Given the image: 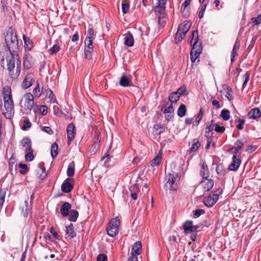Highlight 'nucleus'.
<instances>
[{
	"label": "nucleus",
	"mask_w": 261,
	"mask_h": 261,
	"mask_svg": "<svg viewBox=\"0 0 261 261\" xmlns=\"http://www.w3.org/2000/svg\"><path fill=\"white\" fill-rule=\"evenodd\" d=\"M2 93L5 107L3 114L6 118L10 119L14 114V105L11 88L8 86L4 87Z\"/></svg>",
	"instance_id": "f257e3e1"
},
{
	"label": "nucleus",
	"mask_w": 261,
	"mask_h": 261,
	"mask_svg": "<svg viewBox=\"0 0 261 261\" xmlns=\"http://www.w3.org/2000/svg\"><path fill=\"white\" fill-rule=\"evenodd\" d=\"M7 69L9 71L10 76L12 79H17L20 73L21 68L20 61L19 60L17 55H13L12 54L7 57Z\"/></svg>",
	"instance_id": "f03ea898"
},
{
	"label": "nucleus",
	"mask_w": 261,
	"mask_h": 261,
	"mask_svg": "<svg viewBox=\"0 0 261 261\" xmlns=\"http://www.w3.org/2000/svg\"><path fill=\"white\" fill-rule=\"evenodd\" d=\"M198 33L197 31H193L191 36L190 37L191 45L192 46L190 53L191 62L194 63L197 60V62L199 61V56L202 51L201 43L198 40Z\"/></svg>",
	"instance_id": "7ed1b4c3"
},
{
	"label": "nucleus",
	"mask_w": 261,
	"mask_h": 261,
	"mask_svg": "<svg viewBox=\"0 0 261 261\" xmlns=\"http://www.w3.org/2000/svg\"><path fill=\"white\" fill-rule=\"evenodd\" d=\"M6 43L10 51H15L18 47V41L15 31L10 28L7 32L5 37Z\"/></svg>",
	"instance_id": "20e7f679"
},
{
	"label": "nucleus",
	"mask_w": 261,
	"mask_h": 261,
	"mask_svg": "<svg viewBox=\"0 0 261 261\" xmlns=\"http://www.w3.org/2000/svg\"><path fill=\"white\" fill-rule=\"evenodd\" d=\"M34 105V101L32 94L28 93L24 94L20 101V106L23 109V113H30Z\"/></svg>",
	"instance_id": "39448f33"
},
{
	"label": "nucleus",
	"mask_w": 261,
	"mask_h": 261,
	"mask_svg": "<svg viewBox=\"0 0 261 261\" xmlns=\"http://www.w3.org/2000/svg\"><path fill=\"white\" fill-rule=\"evenodd\" d=\"M120 220L117 217L112 219L109 223L107 228L108 234L112 237H115L118 233Z\"/></svg>",
	"instance_id": "423d86ee"
},
{
	"label": "nucleus",
	"mask_w": 261,
	"mask_h": 261,
	"mask_svg": "<svg viewBox=\"0 0 261 261\" xmlns=\"http://www.w3.org/2000/svg\"><path fill=\"white\" fill-rule=\"evenodd\" d=\"M222 190L218 188L214 193L210 194L209 196L203 199L204 204L207 207H211L218 200L219 196L222 194Z\"/></svg>",
	"instance_id": "0eeeda50"
},
{
	"label": "nucleus",
	"mask_w": 261,
	"mask_h": 261,
	"mask_svg": "<svg viewBox=\"0 0 261 261\" xmlns=\"http://www.w3.org/2000/svg\"><path fill=\"white\" fill-rule=\"evenodd\" d=\"M177 177L176 174H168L166 176L167 181L165 184L164 188L167 190H176L177 185L175 183L176 179Z\"/></svg>",
	"instance_id": "6e6552de"
},
{
	"label": "nucleus",
	"mask_w": 261,
	"mask_h": 261,
	"mask_svg": "<svg viewBox=\"0 0 261 261\" xmlns=\"http://www.w3.org/2000/svg\"><path fill=\"white\" fill-rule=\"evenodd\" d=\"M214 184L213 179L206 177L203 178L199 184V186L203 192H205L210 191L213 187Z\"/></svg>",
	"instance_id": "1a4fd4ad"
},
{
	"label": "nucleus",
	"mask_w": 261,
	"mask_h": 261,
	"mask_svg": "<svg viewBox=\"0 0 261 261\" xmlns=\"http://www.w3.org/2000/svg\"><path fill=\"white\" fill-rule=\"evenodd\" d=\"M35 75L33 73H28L25 76L22 87L24 89L30 87L34 82Z\"/></svg>",
	"instance_id": "9d476101"
},
{
	"label": "nucleus",
	"mask_w": 261,
	"mask_h": 261,
	"mask_svg": "<svg viewBox=\"0 0 261 261\" xmlns=\"http://www.w3.org/2000/svg\"><path fill=\"white\" fill-rule=\"evenodd\" d=\"M199 228V226L198 225H193V222L192 221H186L183 226L184 231L186 233L194 232Z\"/></svg>",
	"instance_id": "9b49d317"
},
{
	"label": "nucleus",
	"mask_w": 261,
	"mask_h": 261,
	"mask_svg": "<svg viewBox=\"0 0 261 261\" xmlns=\"http://www.w3.org/2000/svg\"><path fill=\"white\" fill-rule=\"evenodd\" d=\"M75 133V130L74 125L72 123H70L67 127V135L69 144L74 139Z\"/></svg>",
	"instance_id": "f8f14e48"
},
{
	"label": "nucleus",
	"mask_w": 261,
	"mask_h": 261,
	"mask_svg": "<svg viewBox=\"0 0 261 261\" xmlns=\"http://www.w3.org/2000/svg\"><path fill=\"white\" fill-rule=\"evenodd\" d=\"M71 179L67 178L62 185L61 189L63 192L65 193L70 192L73 188L71 182Z\"/></svg>",
	"instance_id": "ddd939ff"
},
{
	"label": "nucleus",
	"mask_w": 261,
	"mask_h": 261,
	"mask_svg": "<svg viewBox=\"0 0 261 261\" xmlns=\"http://www.w3.org/2000/svg\"><path fill=\"white\" fill-rule=\"evenodd\" d=\"M21 144L22 147L25 151H31L32 148V142L30 138L25 137L21 141Z\"/></svg>",
	"instance_id": "4468645a"
},
{
	"label": "nucleus",
	"mask_w": 261,
	"mask_h": 261,
	"mask_svg": "<svg viewBox=\"0 0 261 261\" xmlns=\"http://www.w3.org/2000/svg\"><path fill=\"white\" fill-rule=\"evenodd\" d=\"M241 164V161L239 158H237L236 155L233 157V160L231 163L228 167V170L230 171H236L239 168Z\"/></svg>",
	"instance_id": "2eb2a0df"
},
{
	"label": "nucleus",
	"mask_w": 261,
	"mask_h": 261,
	"mask_svg": "<svg viewBox=\"0 0 261 261\" xmlns=\"http://www.w3.org/2000/svg\"><path fill=\"white\" fill-rule=\"evenodd\" d=\"M119 84L122 87H130L133 85L130 77L122 75L119 81Z\"/></svg>",
	"instance_id": "dca6fc26"
},
{
	"label": "nucleus",
	"mask_w": 261,
	"mask_h": 261,
	"mask_svg": "<svg viewBox=\"0 0 261 261\" xmlns=\"http://www.w3.org/2000/svg\"><path fill=\"white\" fill-rule=\"evenodd\" d=\"M200 175L203 178L209 177V170L206 163L205 162L203 163L201 165Z\"/></svg>",
	"instance_id": "f3484780"
},
{
	"label": "nucleus",
	"mask_w": 261,
	"mask_h": 261,
	"mask_svg": "<svg viewBox=\"0 0 261 261\" xmlns=\"http://www.w3.org/2000/svg\"><path fill=\"white\" fill-rule=\"evenodd\" d=\"M71 205L68 202H64L61 207V214L63 217H67L69 215V211L71 208Z\"/></svg>",
	"instance_id": "a211bd4d"
},
{
	"label": "nucleus",
	"mask_w": 261,
	"mask_h": 261,
	"mask_svg": "<svg viewBox=\"0 0 261 261\" xmlns=\"http://www.w3.org/2000/svg\"><path fill=\"white\" fill-rule=\"evenodd\" d=\"M248 116L250 119H255L258 118L261 116V111L258 108L252 109L249 112Z\"/></svg>",
	"instance_id": "6ab92c4d"
},
{
	"label": "nucleus",
	"mask_w": 261,
	"mask_h": 261,
	"mask_svg": "<svg viewBox=\"0 0 261 261\" xmlns=\"http://www.w3.org/2000/svg\"><path fill=\"white\" fill-rule=\"evenodd\" d=\"M191 23L188 21H184L178 27V30L186 33L189 31Z\"/></svg>",
	"instance_id": "aec40b11"
},
{
	"label": "nucleus",
	"mask_w": 261,
	"mask_h": 261,
	"mask_svg": "<svg viewBox=\"0 0 261 261\" xmlns=\"http://www.w3.org/2000/svg\"><path fill=\"white\" fill-rule=\"evenodd\" d=\"M66 234L70 239L73 238L76 236V233L74 230V226L72 224H70L69 225L66 227Z\"/></svg>",
	"instance_id": "412c9836"
},
{
	"label": "nucleus",
	"mask_w": 261,
	"mask_h": 261,
	"mask_svg": "<svg viewBox=\"0 0 261 261\" xmlns=\"http://www.w3.org/2000/svg\"><path fill=\"white\" fill-rule=\"evenodd\" d=\"M240 47V43L236 41L232 48L231 54V61L233 62L234 60V58L238 56V51Z\"/></svg>",
	"instance_id": "4be33fe9"
},
{
	"label": "nucleus",
	"mask_w": 261,
	"mask_h": 261,
	"mask_svg": "<svg viewBox=\"0 0 261 261\" xmlns=\"http://www.w3.org/2000/svg\"><path fill=\"white\" fill-rule=\"evenodd\" d=\"M43 92V87H40L39 84L37 82L36 83V87L34 89L33 91V97L39 98Z\"/></svg>",
	"instance_id": "5701e85b"
},
{
	"label": "nucleus",
	"mask_w": 261,
	"mask_h": 261,
	"mask_svg": "<svg viewBox=\"0 0 261 261\" xmlns=\"http://www.w3.org/2000/svg\"><path fill=\"white\" fill-rule=\"evenodd\" d=\"M23 40L24 43V48L26 50H30L33 46V43L32 40L27 36L23 35Z\"/></svg>",
	"instance_id": "b1692460"
},
{
	"label": "nucleus",
	"mask_w": 261,
	"mask_h": 261,
	"mask_svg": "<svg viewBox=\"0 0 261 261\" xmlns=\"http://www.w3.org/2000/svg\"><path fill=\"white\" fill-rule=\"evenodd\" d=\"M131 192V198L133 200H136L137 199V193L139 192V186L137 184L133 185L130 188Z\"/></svg>",
	"instance_id": "393cba45"
},
{
	"label": "nucleus",
	"mask_w": 261,
	"mask_h": 261,
	"mask_svg": "<svg viewBox=\"0 0 261 261\" xmlns=\"http://www.w3.org/2000/svg\"><path fill=\"white\" fill-rule=\"evenodd\" d=\"M200 146V143L197 139H194L192 141V146L189 149L190 152H194L198 150Z\"/></svg>",
	"instance_id": "a878e982"
},
{
	"label": "nucleus",
	"mask_w": 261,
	"mask_h": 261,
	"mask_svg": "<svg viewBox=\"0 0 261 261\" xmlns=\"http://www.w3.org/2000/svg\"><path fill=\"white\" fill-rule=\"evenodd\" d=\"M142 244L140 242H137L132 249L131 252L139 255L141 252Z\"/></svg>",
	"instance_id": "bb28decb"
},
{
	"label": "nucleus",
	"mask_w": 261,
	"mask_h": 261,
	"mask_svg": "<svg viewBox=\"0 0 261 261\" xmlns=\"http://www.w3.org/2000/svg\"><path fill=\"white\" fill-rule=\"evenodd\" d=\"M75 164L73 161L70 163L67 169V175L69 177H71L74 174Z\"/></svg>",
	"instance_id": "cd10ccee"
},
{
	"label": "nucleus",
	"mask_w": 261,
	"mask_h": 261,
	"mask_svg": "<svg viewBox=\"0 0 261 261\" xmlns=\"http://www.w3.org/2000/svg\"><path fill=\"white\" fill-rule=\"evenodd\" d=\"M162 110L164 113H172L174 112L172 103L168 101L162 108Z\"/></svg>",
	"instance_id": "c85d7f7f"
},
{
	"label": "nucleus",
	"mask_w": 261,
	"mask_h": 261,
	"mask_svg": "<svg viewBox=\"0 0 261 261\" xmlns=\"http://www.w3.org/2000/svg\"><path fill=\"white\" fill-rule=\"evenodd\" d=\"M125 44L128 46H132L134 44V38L133 35L128 32L125 36Z\"/></svg>",
	"instance_id": "c756f323"
},
{
	"label": "nucleus",
	"mask_w": 261,
	"mask_h": 261,
	"mask_svg": "<svg viewBox=\"0 0 261 261\" xmlns=\"http://www.w3.org/2000/svg\"><path fill=\"white\" fill-rule=\"evenodd\" d=\"M45 96V99L48 102H51L54 98V94L52 91L49 89H45L43 92Z\"/></svg>",
	"instance_id": "7c9ffc66"
},
{
	"label": "nucleus",
	"mask_w": 261,
	"mask_h": 261,
	"mask_svg": "<svg viewBox=\"0 0 261 261\" xmlns=\"http://www.w3.org/2000/svg\"><path fill=\"white\" fill-rule=\"evenodd\" d=\"M68 219L70 221L75 222L76 221L77 218L79 216V213L77 211L72 210H70L69 213Z\"/></svg>",
	"instance_id": "2f4dec72"
},
{
	"label": "nucleus",
	"mask_w": 261,
	"mask_h": 261,
	"mask_svg": "<svg viewBox=\"0 0 261 261\" xmlns=\"http://www.w3.org/2000/svg\"><path fill=\"white\" fill-rule=\"evenodd\" d=\"M162 151H160V152L159 153V154L157 155L156 156L154 157L153 160L151 161V165L152 166H157L158 165L161 160H162Z\"/></svg>",
	"instance_id": "473e14b6"
},
{
	"label": "nucleus",
	"mask_w": 261,
	"mask_h": 261,
	"mask_svg": "<svg viewBox=\"0 0 261 261\" xmlns=\"http://www.w3.org/2000/svg\"><path fill=\"white\" fill-rule=\"evenodd\" d=\"M155 11L160 14L159 16V22L161 23L162 18H164L165 16V6H159L158 8H155Z\"/></svg>",
	"instance_id": "72a5a7b5"
},
{
	"label": "nucleus",
	"mask_w": 261,
	"mask_h": 261,
	"mask_svg": "<svg viewBox=\"0 0 261 261\" xmlns=\"http://www.w3.org/2000/svg\"><path fill=\"white\" fill-rule=\"evenodd\" d=\"M186 33H185L183 32H181L180 31H179L177 30V33L175 35V41L176 44L179 43L182 40V39L184 38L185 36L186 35Z\"/></svg>",
	"instance_id": "f704fd0d"
},
{
	"label": "nucleus",
	"mask_w": 261,
	"mask_h": 261,
	"mask_svg": "<svg viewBox=\"0 0 261 261\" xmlns=\"http://www.w3.org/2000/svg\"><path fill=\"white\" fill-rule=\"evenodd\" d=\"M58 146L56 143H54L51 147L50 153L53 159H55L58 155Z\"/></svg>",
	"instance_id": "c9c22d12"
},
{
	"label": "nucleus",
	"mask_w": 261,
	"mask_h": 261,
	"mask_svg": "<svg viewBox=\"0 0 261 261\" xmlns=\"http://www.w3.org/2000/svg\"><path fill=\"white\" fill-rule=\"evenodd\" d=\"M244 143L242 141L238 140L235 142L233 147L232 148V149L234 150L235 151H238L242 149Z\"/></svg>",
	"instance_id": "e433bc0d"
},
{
	"label": "nucleus",
	"mask_w": 261,
	"mask_h": 261,
	"mask_svg": "<svg viewBox=\"0 0 261 261\" xmlns=\"http://www.w3.org/2000/svg\"><path fill=\"white\" fill-rule=\"evenodd\" d=\"M186 107L185 105H181L177 110V115L180 117H184L186 113Z\"/></svg>",
	"instance_id": "4c0bfd02"
},
{
	"label": "nucleus",
	"mask_w": 261,
	"mask_h": 261,
	"mask_svg": "<svg viewBox=\"0 0 261 261\" xmlns=\"http://www.w3.org/2000/svg\"><path fill=\"white\" fill-rule=\"evenodd\" d=\"M189 255V256L186 255L185 256V261H195V258L196 257V255L194 251H191L187 253Z\"/></svg>",
	"instance_id": "58836bf2"
},
{
	"label": "nucleus",
	"mask_w": 261,
	"mask_h": 261,
	"mask_svg": "<svg viewBox=\"0 0 261 261\" xmlns=\"http://www.w3.org/2000/svg\"><path fill=\"white\" fill-rule=\"evenodd\" d=\"M220 116L225 121L229 120L230 118V112L229 110L226 109H223L222 110Z\"/></svg>",
	"instance_id": "ea45409f"
},
{
	"label": "nucleus",
	"mask_w": 261,
	"mask_h": 261,
	"mask_svg": "<svg viewBox=\"0 0 261 261\" xmlns=\"http://www.w3.org/2000/svg\"><path fill=\"white\" fill-rule=\"evenodd\" d=\"M6 194V189H0V206L2 207L5 202V196Z\"/></svg>",
	"instance_id": "a19ab883"
},
{
	"label": "nucleus",
	"mask_w": 261,
	"mask_h": 261,
	"mask_svg": "<svg viewBox=\"0 0 261 261\" xmlns=\"http://www.w3.org/2000/svg\"><path fill=\"white\" fill-rule=\"evenodd\" d=\"M179 98V95H178L177 93L172 92L169 96V101L171 103L176 102Z\"/></svg>",
	"instance_id": "79ce46f5"
},
{
	"label": "nucleus",
	"mask_w": 261,
	"mask_h": 261,
	"mask_svg": "<svg viewBox=\"0 0 261 261\" xmlns=\"http://www.w3.org/2000/svg\"><path fill=\"white\" fill-rule=\"evenodd\" d=\"M94 144H93V147L95 148V149H96L99 146V143H100V133L97 132H96L95 133V137H94Z\"/></svg>",
	"instance_id": "37998d69"
},
{
	"label": "nucleus",
	"mask_w": 261,
	"mask_h": 261,
	"mask_svg": "<svg viewBox=\"0 0 261 261\" xmlns=\"http://www.w3.org/2000/svg\"><path fill=\"white\" fill-rule=\"evenodd\" d=\"M167 3V0H152V4L155 8L159 6H164Z\"/></svg>",
	"instance_id": "c03bdc74"
},
{
	"label": "nucleus",
	"mask_w": 261,
	"mask_h": 261,
	"mask_svg": "<svg viewBox=\"0 0 261 261\" xmlns=\"http://www.w3.org/2000/svg\"><path fill=\"white\" fill-rule=\"evenodd\" d=\"M33 152V149H31V151H25V159L27 161L30 162L33 160L34 156Z\"/></svg>",
	"instance_id": "a18cd8bd"
},
{
	"label": "nucleus",
	"mask_w": 261,
	"mask_h": 261,
	"mask_svg": "<svg viewBox=\"0 0 261 261\" xmlns=\"http://www.w3.org/2000/svg\"><path fill=\"white\" fill-rule=\"evenodd\" d=\"M226 93L225 94V96L227 98V99L229 100H231L233 99L232 96V91L231 89L229 88V87L226 86Z\"/></svg>",
	"instance_id": "49530a36"
},
{
	"label": "nucleus",
	"mask_w": 261,
	"mask_h": 261,
	"mask_svg": "<svg viewBox=\"0 0 261 261\" xmlns=\"http://www.w3.org/2000/svg\"><path fill=\"white\" fill-rule=\"evenodd\" d=\"M251 22L253 24V25H258L261 23V14H259L256 17H252L251 19Z\"/></svg>",
	"instance_id": "de8ad7c7"
},
{
	"label": "nucleus",
	"mask_w": 261,
	"mask_h": 261,
	"mask_svg": "<svg viewBox=\"0 0 261 261\" xmlns=\"http://www.w3.org/2000/svg\"><path fill=\"white\" fill-rule=\"evenodd\" d=\"M60 48L59 45L55 44L48 50V52L49 54L53 55L58 52Z\"/></svg>",
	"instance_id": "09e8293b"
},
{
	"label": "nucleus",
	"mask_w": 261,
	"mask_h": 261,
	"mask_svg": "<svg viewBox=\"0 0 261 261\" xmlns=\"http://www.w3.org/2000/svg\"><path fill=\"white\" fill-rule=\"evenodd\" d=\"M206 6L207 4H204L201 5L200 7V10L198 15V17L199 18H202L203 17Z\"/></svg>",
	"instance_id": "8fccbe9b"
},
{
	"label": "nucleus",
	"mask_w": 261,
	"mask_h": 261,
	"mask_svg": "<svg viewBox=\"0 0 261 261\" xmlns=\"http://www.w3.org/2000/svg\"><path fill=\"white\" fill-rule=\"evenodd\" d=\"M202 117H203V110L201 108L199 110V112L198 115L197 116V117H196V119H195L196 125H198L199 124V122L202 119Z\"/></svg>",
	"instance_id": "3c124183"
},
{
	"label": "nucleus",
	"mask_w": 261,
	"mask_h": 261,
	"mask_svg": "<svg viewBox=\"0 0 261 261\" xmlns=\"http://www.w3.org/2000/svg\"><path fill=\"white\" fill-rule=\"evenodd\" d=\"M31 126V123L28 119H24L23 120V124L22 126V129L24 130H27Z\"/></svg>",
	"instance_id": "603ef678"
},
{
	"label": "nucleus",
	"mask_w": 261,
	"mask_h": 261,
	"mask_svg": "<svg viewBox=\"0 0 261 261\" xmlns=\"http://www.w3.org/2000/svg\"><path fill=\"white\" fill-rule=\"evenodd\" d=\"M215 130L217 133H222L225 130V127L224 126H221L218 124H215Z\"/></svg>",
	"instance_id": "864d4df0"
},
{
	"label": "nucleus",
	"mask_w": 261,
	"mask_h": 261,
	"mask_svg": "<svg viewBox=\"0 0 261 261\" xmlns=\"http://www.w3.org/2000/svg\"><path fill=\"white\" fill-rule=\"evenodd\" d=\"M86 39H89L91 40V41H93L94 39V31L93 29L91 28L88 30L87 36L86 37Z\"/></svg>",
	"instance_id": "5fc2aeb1"
},
{
	"label": "nucleus",
	"mask_w": 261,
	"mask_h": 261,
	"mask_svg": "<svg viewBox=\"0 0 261 261\" xmlns=\"http://www.w3.org/2000/svg\"><path fill=\"white\" fill-rule=\"evenodd\" d=\"M129 5L126 3L122 2V11L124 14L127 13L129 11Z\"/></svg>",
	"instance_id": "6e6d98bb"
},
{
	"label": "nucleus",
	"mask_w": 261,
	"mask_h": 261,
	"mask_svg": "<svg viewBox=\"0 0 261 261\" xmlns=\"http://www.w3.org/2000/svg\"><path fill=\"white\" fill-rule=\"evenodd\" d=\"M39 111L42 115H45L47 113V107L44 105L41 106Z\"/></svg>",
	"instance_id": "4d7b16f0"
},
{
	"label": "nucleus",
	"mask_w": 261,
	"mask_h": 261,
	"mask_svg": "<svg viewBox=\"0 0 261 261\" xmlns=\"http://www.w3.org/2000/svg\"><path fill=\"white\" fill-rule=\"evenodd\" d=\"M249 76H250V73L248 71L246 72V73L244 75V81L243 85H242L244 88L246 86L247 83H248V82L249 80Z\"/></svg>",
	"instance_id": "13d9d810"
},
{
	"label": "nucleus",
	"mask_w": 261,
	"mask_h": 261,
	"mask_svg": "<svg viewBox=\"0 0 261 261\" xmlns=\"http://www.w3.org/2000/svg\"><path fill=\"white\" fill-rule=\"evenodd\" d=\"M249 76H250V73L248 71L246 72V73L244 75V81L243 85H242L244 88L246 86L247 83H248V82L249 80Z\"/></svg>",
	"instance_id": "bf43d9fd"
},
{
	"label": "nucleus",
	"mask_w": 261,
	"mask_h": 261,
	"mask_svg": "<svg viewBox=\"0 0 261 261\" xmlns=\"http://www.w3.org/2000/svg\"><path fill=\"white\" fill-rule=\"evenodd\" d=\"M214 126L211 124L209 126H207L206 128L205 136L206 137H209L211 135L210 133L213 130Z\"/></svg>",
	"instance_id": "052dcab7"
},
{
	"label": "nucleus",
	"mask_w": 261,
	"mask_h": 261,
	"mask_svg": "<svg viewBox=\"0 0 261 261\" xmlns=\"http://www.w3.org/2000/svg\"><path fill=\"white\" fill-rule=\"evenodd\" d=\"M237 121H238L239 124L237 125V128L238 129H242L243 128V125L245 123V120L239 119Z\"/></svg>",
	"instance_id": "680f3d73"
},
{
	"label": "nucleus",
	"mask_w": 261,
	"mask_h": 261,
	"mask_svg": "<svg viewBox=\"0 0 261 261\" xmlns=\"http://www.w3.org/2000/svg\"><path fill=\"white\" fill-rule=\"evenodd\" d=\"M138 255L137 254L131 252L130 255L128 258V261H138Z\"/></svg>",
	"instance_id": "e2e57ef3"
},
{
	"label": "nucleus",
	"mask_w": 261,
	"mask_h": 261,
	"mask_svg": "<svg viewBox=\"0 0 261 261\" xmlns=\"http://www.w3.org/2000/svg\"><path fill=\"white\" fill-rule=\"evenodd\" d=\"M42 130L49 135L53 134L54 132L50 127L44 126L41 128Z\"/></svg>",
	"instance_id": "0e129e2a"
},
{
	"label": "nucleus",
	"mask_w": 261,
	"mask_h": 261,
	"mask_svg": "<svg viewBox=\"0 0 261 261\" xmlns=\"http://www.w3.org/2000/svg\"><path fill=\"white\" fill-rule=\"evenodd\" d=\"M154 128L155 130V133L157 134H160L164 131V128L159 125H154Z\"/></svg>",
	"instance_id": "69168bd1"
},
{
	"label": "nucleus",
	"mask_w": 261,
	"mask_h": 261,
	"mask_svg": "<svg viewBox=\"0 0 261 261\" xmlns=\"http://www.w3.org/2000/svg\"><path fill=\"white\" fill-rule=\"evenodd\" d=\"M92 42L93 41H91V40H90L89 39H85L84 43L85 45L87 46L88 48H92V49H93Z\"/></svg>",
	"instance_id": "338daca9"
},
{
	"label": "nucleus",
	"mask_w": 261,
	"mask_h": 261,
	"mask_svg": "<svg viewBox=\"0 0 261 261\" xmlns=\"http://www.w3.org/2000/svg\"><path fill=\"white\" fill-rule=\"evenodd\" d=\"M97 261H107V257L104 254H99L97 258Z\"/></svg>",
	"instance_id": "774afa93"
}]
</instances>
